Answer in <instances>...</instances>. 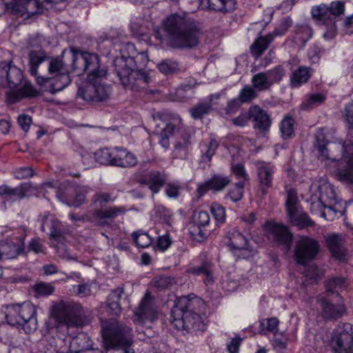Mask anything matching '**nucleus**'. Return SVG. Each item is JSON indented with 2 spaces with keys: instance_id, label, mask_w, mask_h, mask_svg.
Wrapping results in <instances>:
<instances>
[{
  "instance_id": "obj_1",
  "label": "nucleus",
  "mask_w": 353,
  "mask_h": 353,
  "mask_svg": "<svg viewBox=\"0 0 353 353\" xmlns=\"http://www.w3.org/2000/svg\"><path fill=\"white\" fill-rule=\"evenodd\" d=\"M73 69L77 70V75L88 72L87 80L79 86L78 97L86 101H103L108 99L110 88L103 83L107 70L101 67L97 54L74 53Z\"/></svg>"
},
{
  "instance_id": "obj_2",
  "label": "nucleus",
  "mask_w": 353,
  "mask_h": 353,
  "mask_svg": "<svg viewBox=\"0 0 353 353\" xmlns=\"http://www.w3.org/2000/svg\"><path fill=\"white\" fill-rule=\"evenodd\" d=\"M200 31L196 21L185 14H172L154 29V37L161 42L169 39L172 47L192 48L199 43Z\"/></svg>"
},
{
  "instance_id": "obj_3",
  "label": "nucleus",
  "mask_w": 353,
  "mask_h": 353,
  "mask_svg": "<svg viewBox=\"0 0 353 353\" xmlns=\"http://www.w3.org/2000/svg\"><path fill=\"white\" fill-rule=\"evenodd\" d=\"M205 310L206 305L201 298L191 295L179 297L172 310L171 322L177 330H203L201 315Z\"/></svg>"
},
{
  "instance_id": "obj_4",
  "label": "nucleus",
  "mask_w": 353,
  "mask_h": 353,
  "mask_svg": "<svg viewBox=\"0 0 353 353\" xmlns=\"http://www.w3.org/2000/svg\"><path fill=\"white\" fill-rule=\"evenodd\" d=\"M12 61L1 62L0 65V75L3 87L10 89L7 94V100L10 103H14L24 97H34L37 92L31 83L23 79L22 71L12 64Z\"/></svg>"
},
{
  "instance_id": "obj_5",
  "label": "nucleus",
  "mask_w": 353,
  "mask_h": 353,
  "mask_svg": "<svg viewBox=\"0 0 353 353\" xmlns=\"http://www.w3.org/2000/svg\"><path fill=\"white\" fill-rule=\"evenodd\" d=\"M143 54L134 58L121 55L114 60L116 73L122 85L131 90L144 88L149 81L146 72L137 64V60L144 59Z\"/></svg>"
},
{
  "instance_id": "obj_6",
  "label": "nucleus",
  "mask_w": 353,
  "mask_h": 353,
  "mask_svg": "<svg viewBox=\"0 0 353 353\" xmlns=\"http://www.w3.org/2000/svg\"><path fill=\"white\" fill-rule=\"evenodd\" d=\"M82 307L74 302L59 301L50 307V316L48 329L52 328L58 332H65L70 327H79L83 325L81 319Z\"/></svg>"
},
{
  "instance_id": "obj_7",
  "label": "nucleus",
  "mask_w": 353,
  "mask_h": 353,
  "mask_svg": "<svg viewBox=\"0 0 353 353\" xmlns=\"http://www.w3.org/2000/svg\"><path fill=\"white\" fill-rule=\"evenodd\" d=\"M310 193L312 211H321L326 208L331 209L336 203L334 188L326 179H320L312 182Z\"/></svg>"
},
{
  "instance_id": "obj_8",
  "label": "nucleus",
  "mask_w": 353,
  "mask_h": 353,
  "mask_svg": "<svg viewBox=\"0 0 353 353\" xmlns=\"http://www.w3.org/2000/svg\"><path fill=\"white\" fill-rule=\"evenodd\" d=\"M72 65H65L61 58L56 57L50 60L48 66V71L51 74H56L57 77L51 85L50 92L56 93L63 90L70 83L69 74L72 72L77 73V70L73 69V54L74 53H83V52L74 48L71 49Z\"/></svg>"
},
{
  "instance_id": "obj_9",
  "label": "nucleus",
  "mask_w": 353,
  "mask_h": 353,
  "mask_svg": "<svg viewBox=\"0 0 353 353\" xmlns=\"http://www.w3.org/2000/svg\"><path fill=\"white\" fill-rule=\"evenodd\" d=\"M104 345L108 348L120 347L124 353H134L130 346L133 343L132 329L128 326L117 324L110 330L103 332Z\"/></svg>"
},
{
  "instance_id": "obj_10",
  "label": "nucleus",
  "mask_w": 353,
  "mask_h": 353,
  "mask_svg": "<svg viewBox=\"0 0 353 353\" xmlns=\"http://www.w3.org/2000/svg\"><path fill=\"white\" fill-rule=\"evenodd\" d=\"M342 150L340 161L336 160V175L339 181L347 184H353V143L350 140L345 141L338 145ZM332 163L328 161L326 163Z\"/></svg>"
},
{
  "instance_id": "obj_11",
  "label": "nucleus",
  "mask_w": 353,
  "mask_h": 353,
  "mask_svg": "<svg viewBox=\"0 0 353 353\" xmlns=\"http://www.w3.org/2000/svg\"><path fill=\"white\" fill-rule=\"evenodd\" d=\"M126 209L123 206H110L105 209H96L80 217L74 214H70V218L73 221H83L92 223L94 225H109V221H112L119 215L125 214Z\"/></svg>"
},
{
  "instance_id": "obj_12",
  "label": "nucleus",
  "mask_w": 353,
  "mask_h": 353,
  "mask_svg": "<svg viewBox=\"0 0 353 353\" xmlns=\"http://www.w3.org/2000/svg\"><path fill=\"white\" fill-rule=\"evenodd\" d=\"M319 241L308 236H301L296 241L294 259L296 263L305 265L314 259L320 252Z\"/></svg>"
},
{
  "instance_id": "obj_13",
  "label": "nucleus",
  "mask_w": 353,
  "mask_h": 353,
  "mask_svg": "<svg viewBox=\"0 0 353 353\" xmlns=\"http://www.w3.org/2000/svg\"><path fill=\"white\" fill-rule=\"evenodd\" d=\"M331 345L334 353H353V325H339L333 332Z\"/></svg>"
},
{
  "instance_id": "obj_14",
  "label": "nucleus",
  "mask_w": 353,
  "mask_h": 353,
  "mask_svg": "<svg viewBox=\"0 0 353 353\" xmlns=\"http://www.w3.org/2000/svg\"><path fill=\"white\" fill-rule=\"evenodd\" d=\"M285 75L282 66L277 65L265 72H261L253 75L252 85L259 92L268 90L274 84L279 83Z\"/></svg>"
},
{
  "instance_id": "obj_15",
  "label": "nucleus",
  "mask_w": 353,
  "mask_h": 353,
  "mask_svg": "<svg viewBox=\"0 0 353 353\" xmlns=\"http://www.w3.org/2000/svg\"><path fill=\"white\" fill-rule=\"evenodd\" d=\"M344 4L342 1H333L330 6L321 4L312 9V17L323 23H329L331 28L334 29V20L336 16L342 14L344 12Z\"/></svg>"
},
{
  "instance_id": "obj_16",
  "label": "nucleus",
  "mask_w": 353,
  "mask_h": 353,
  "mask_svg": "<svg viewBox=\"0 0 353 353\" xmlns=\"http://www.w3.org/2000/svg\"><path fill=\"white\" fill-rule=\"evenodd\" d=\"M263 228L270 240L279 245L284 246L287 250L290 248L293 236L285 225L274 221H268Z\"/></svg>"
},
{
  "instance_id": "obj_17",
  "label": "nucleus",
  "mask_w": 353,
  "mask_h": 353,
  "mask_svg": "<svg viewBox=\"0 0 353 353\" xmlns=\"http://www.w3.org/2000/svg\"><path fill=\"white\" fill-rule=\"evenodd\" d=\"M285 204L290 221L293 225L300 228L313 225L312 221L307 214L299 208L294 190H290L288 192Z\"/></svg>"
},
{
  "instance_id": "obj_18",
  "label": "nucleus",
  "mask_w": 353,
  "mask_h": 353,
  "mask_svg": "<svg viewBox=\"0 0 353 353\" xmlns=\"http://www.w3.org/2000/svg\"><path fill=\"white\" fill-rule=\"evenodd\" d=\"M157 319V311L154 305V301L149 292H147L141 299L138 308L134 311L135 323L145 325L152 323Z\"/></svg>"
},
{
  "instance_id": "obj_19",
  "label": "nucleus",
  "mask_w": 353,
  "mask_h": 353,
  "mask_svg": "<svg viewBox=\"0 0 353 353\" xmlns=\"http://www.w3.org/2000/svg\"><path fill=\"white\" fill-rule=\"evenodd\" d=\"M6 10L13 14L27 18L38 14L41 10L39 0H12L10 3L2 5V10Z\"/></svg>"
},
{
  "instance_id": "obj_20",
  "label": "nucleus",
  "mask_w": 353,
  "mask_h": 353,
  "mask_svg": "<svg viewBox=\"0 0 353 353\" xmlns=\"http://www.w3.org/2000/svg\"><path fill=\"white\" fill-rule=\"evenodd\" d=\"M26 234L0 243V259H15L19 255H26L24 240Z\"/></svg>"
},
{
  "instance_id": "obj_21",
  "label": "nucleus",
  "mask_w": 353,
  "mask_h": 353,
  "mask_svg": "<svg viewBox=\"0 0 353 353\" xmlns=\"http://www.w3.org/2000/svg\"><path fill=\"white\" fill-rule=\"evenodd\" d=\"M36 188L32 183L27 182L20 184L16 188H12L8 185H0V196L8 201L21 200L32 194Z\"/></svg>"
},
{
  "instance_id": "obj_22",
  "label": "nucleus",
  "mask_w": 353,
  "mask_h": 353,
  "mask_svg": "<svg viewBox=\"0 0 353 353\" xmlns=\"http://www.w3.org/2000/svg\"><path fill=\"white\" fill-rule=\"evenodd\" d=\"M21 323L23 329L27 333L37 330L38 322L37 318V309L34 305L30 302L19 304Z\"/></svg>"
},
{
  "instance_id": "obj_23",
  "label": "nucleus",
  "mask_w": 353,
  "mask_h": 353,
  "mask_svg": "<svg viewBox=\"0 0 353 353\" xmlns=\"http://www.w3.org/2000/svg\"><path fill=\"white\" fill-rule=\"evenodd\" d=\"M289 24L287 21H284L281 26L276 28L272 34H269L265 37H259L251 46V52L256 57H260L263 52L268 48L270 43L272 41L275 36H281L284 34Z\"/></svg>"
},
{
  "instance_id": "obj_24",
  "label": "nucleus",
  "mask_w": 353,
  "mask_h": 353,
  "mask_svg": "<svg viewBox=\"0 0 353 353\" xmlns=\"http://www.w3.org/2000/svg\"><path fill=\"white\" fill-rule=\"evenodd\" d=\"M255 165L259 185L263 194L265 195L272 185L274 166L270 163L264 161H256Z\"/></svg>"
},
{
  "instance_id": "obj_25",
  "label": "nucleus",
  "mask_w": 353,
  "mask_h": 353,
  "mask_svg": "<svg viewBox=\"0 0 353 353\" xmlns=\"http://www.w3.org/2000/svg\"><path fill=\"white\" fill-rule=\"evenodd\" d=\"M230 182L231 179L228 176L216 174L204 183L198 184L196 192L199 196L201 197L208 190H213L215 192L222 191Z\"/></svg>"
},
{
  "instance_id": "obj_26",
  "label": "nucleus",
  "mask_w": 353,
  "mask_h": 353,
  "mask_svg": "<svg viewBox=\"0 0 353 353\" xmlns=\"http://www.w3.org/2000/svg\"><path fill=\"white\" fill-rule=\"evenodd\" d=\"M318 302L321 309L322 316L325 319H338L347 313L343 299L339 300L336 305L325 298L319 299Z\"/></svg>"
},
{
  "instance_id": "obj_27",
  "label": "nucleus",
  "mask_w": 353,
  "mask_h": 353,
  "mask_svg": "<svg viewBox=\"0 0 353 353\" xmlns=\"http://www.w3.org/2000/svg\"><path fill=\"white\" fill-rule=\"evenodd\" d=\"M249 119L254 123V128L261 132L268 130L271 125L270 116L259 106H252L249 110Z\"/></svg>"
},
{
  "instance_id": "obj_28",
  "label": "nucleus",
  "mask_w": 353,
  "mask_h": 353,
  "mask_svg": "<svg viewBox=\"0 0 353 353\" xmlns=\"http://www.w3.org/2000/svg\"><path fill=\"white\" fill-rule=\"evenodd\" d=\"M182 119L178 115H174L172 121L166 123L159 134V144L165 149L170 147L169 138L175 132H179L181 129Z\"/></svg>"
},
{
  "instance_id": "obj_29",
  "label": "nucleus",
  "mask_w": 353,
  "mask_h": 353,
  "mask_svg": "<svg viewBox=\"0 0 353 353\" xmlns=\"http://www.w3.org/2000/svg\"><path fill=\"white\" fill-rule=\"evenodd\" d=\"M326 243L333 257L339 261L345 259L347 251L341 236L335 234L329 235L326 238Z\"/></svg>"
},
{
  "instance_id": "obj_30",
  "label": "nucleus",
  "mask_w": 353,
  "mask_h": 353,
  "mask_svg": "<svg viewBox=\"0 0 353 353\" xmlns=\"http://www.w3.org/2000/svg\"><path fill=\"white\" fill-rule=\"evenodd\" d=\"M167 176L159 172H152L139 180V183L146 185L153 194L158 193L165 185Z\"/></svg>"
},
{
  "instance_id": "obj_31",
  "label": "nucleus",
  "mask_w": 353,
  "mask_h": 353,
  "mask_svg": "<svg viewBox=\"0 0 353 353\" xmlns=\"http://www.w3.org/2000/svg\"><path fill=\"white\" fill-rule=\"evenodd\" d=\"M114 156L113 166L128 168L135 166L138 163L137 157L123 148L116 147Z\"/></svg>"
},
{
  "instance_id": "obj_32",
  "label": "nucleus",
  "mask_w": 353,
  "mask_h": 353,
  "mask_svg": "<svg viewBox=\"0 0 353 353\" xmlns=\"http://www.w3.org/2000/svg\"><path fill=\"white\" fill-rule=\"evenodd\" d=\"M327 141L323 130H319L315 136L314 147L318 150L319 156V159L321 161L327 163L328 161L335 162L336 158L330 157L327 149Z\"/></svg>"
},
{
  "instance_id": "obj_33",
  "label": "nucleus",
  "mask_w": 353,
  "mask_h": 353,
  "mask_svg": "<svg viewBox=\"0 0 353 353\" xmlns=\"http://www.w3.org/2000/svg\"><path fill=\"white\" fill-rule=\"evenodd\" d=\"M188 272L194 275L204 274V282L206 285L214 283V264L210 261H204L197 267L190 268Z\"/></svg>"
},
{
  "instance_id": "obj_34",
  "label": "nucleus",
  "mask_w": 353,
  "mask_h": 353,
  "mask_svg": "<svg viewBox=\"0 0 353 353\" xmlns=\"http://www.w3.org/2000/svg\"><path fill=\"white\" fill-rule=\"evenodd\" d=\"M203 8L227 12L233 8V0H200Z\"/></svg>"
},
{
  "instance_id": "obj_35",
  "label": "nucleus",
  "mask_w": 353,
  "mask_h": 353,
  "mask_svg": "<svg viewBox=\"0 0 353 353\" xmlns=\"http://www.w3.org/2000/svg\"><path fill=\"white\" fill-rule=\"evenodd\" d=\"M347 281L344 277L334 276L328 279L325 283V288L327 293L336 294L339 300L343 298L339 294V291L347 288Z\"/></svg>"
},
{
  "instance_id": "obj_36",
  "label": "nucleus",
  "mask_w": 353,
  "mask_h": 353,
  "mask_svg": "<svg viewBox=\"0 0 353 353\" xmlns=\"http://www.w3.org/2000/svg\"><path fill=\"white\" fill-rule=\"evenodd\" d=\"M3 312L7 323L12 326L21 325L19 304H10L3 306Z\"/></svg>"
},
{
  "instance_id": "obj_37",
  "label": "nucleus",
  "mask_w": 353,
  "mask_h": 353,
  "mask_svg": "<svg viewBox=\"0 0 353 353\" xmlns=\"http://www.w3.org/2000/svg\"><path fill=\"white\" fill-rule=\"evenodd\" d=\"M310 68L299 67L292 72L290 77V85L292 88H298L308 81L310 77Z\"/></svg>"
},
{
  "instance_id": "obj_38",
  "label": "nucleus",
  "mask_w": 353,
  "mask_h": 353,
  "mask_svg": "<svg viewBox=\"0 0 353 353\" xmlns=\"http://www.w3.org/2000/svg\"><path fill=\"white\" fill-rule=\"evenodd\" d=\"M123 294V288H116L109 294L108 298V306L113 315H119L121 311L120 299Z\"/></svg>"
},
{
  "instance_id": "obj_39",
  "label": "nucleus",
  "mask_w": 353,
  "mask_h": 353,
  "mask_svg": "<svg viewBox=\"0 0 353 353\" xmlns=\"http://www.w3.org/2000/svg\"><path fill=\"white\" fill-rule=\"evenodd\" d=\"M312 30L307 25L296 27L293 41L297 45H304L312 37Z\"/></svg>"
},
{
  "instance_id": "obj_40",
  "label": "nucleus",
  "mask_w": 353,
  "mask_h": 353,
  "mask_svg": "<svg viewBox=\"0 0 353 353\" xmlns=\"http://www.w3.org/2000/svg\"><path fill=\"white\" fill-rule=\"evenodd\" d=\"M116 148L112 149L103 148L99 150L94 153V157L97 162L102 165H112Z\"/></svg>"
},
{
  "instance_id": "obj_41",
  "label": "nucleus",
  "mask_w": 353,
  "mask_h": 353,
  "mask_svg": "<svg viewBox=\"0 0 353 353\" xmlns=\"http://www.w3.org/2000/svg\"><path fill=\"white\" fill-rule=\"evenodd\" d=\"M326 97L321 93H312L306 96L302 102L301 108L304 110H308L314 108L324 103Z\"/></svg>"
},
{
  "instance_id": "obj_42",
  "label": "nucleus",
  "mask_w": 353,
  "mask_h": 353,
  "mask_svg": "<svg viewBox=\"0 0 353 353\" xmlns=\"http://www.w3.org/2000/svg\"><path fill=\"white\" fill-rule=\"evenodd\" d=\"M50 223V238L54 240H61L68 233V229L65 228L59 220L52 219Z\"/></svg>"
},
{
  "instance_id": "obj_43",
  "label": "nucleus",
  "mask_w": 353,
  "mask_h": 353,
  "mask_svg": "<svg viewBox=\"0 0 353 353\" xmlns=\"http://www.w3.org/2000/svg\"><path fill=\"white\" fill-rule=\"evenodd\" d=\"M47 59L43 51H31L29 53L30 72L33 76L37 74V68L40 63Z\"/></svg>"
},
{
  "instance_id": "obj_44",
  "label": "nucleus",
  "mask_w": 353,
  "mask_h": 353,
  "mask_svg": "<svg viewBox=\"0 0 353 353\" xmlns=\"http://www.w3.org/2000/svg\"><path fill=\"white\" fill-rule=\"evenodd\" d=\"M228 243L232 250H241L248 248L247 238L238 231H234L231 234Z\"/></svg>"
},
{
  "instance_id": "obj_45",
  "label": "nucleus",
  "mask_w": 353,
  "mask_h": 353,
  "mask_svg": "<svg viewBox=\"0 0 353 353\" xmlns=\"http://www.w3.org/2000/svg\"><path fill=\"white\" fill-rule=\"evenodd\" d=\"M294 120L290 116H285L280 123V132L283 139H287L294 135Z\"/></svg>"
},
{
  "instance_id": "obj_46",
  "label": "nucleus",
  "mask_w": 353,
  "mask_h": 353,
  "mask_svg": "<svg viewBox=\"0 0 353 353\" xmlns=\"http://www.w3.org/2000/svg\"><path fill=\"white\" fill-rule=\"evenodd\" d=\"M132 237L136 245L142 248H148L153 242V239L143 230L134 232Z\"/></svg>"
},
{
  "instance_id": "obj_47",
  "label": "nucleus",
  "mask_w": 353,
  "mask_h": 353,
  "mask_svg": "<svg viewBox=\"0 0 353 353\" xmlns=\"http://www.w3.org/2000/svg\"><path fill=\"white\" fill-rule=\"evenodd\" d=\"M211 110L212 105L210 102H200L193 106L190 110V112L193 119H199L209 114Z\"/></svg>"
},
{
  "instance_id": "obj_48",
  "label": "nucleus",
  "mask_w": 353,
  "mask_h": 353,
  "mask_svg": "<svg viewBox=\"0 0 353 353\" xmlns=\"http://www.w3.org/2000/svg\"><path fill=\"white\" fill-rule=\"evenodd\" d=\"M257 96V90L252 85H245L240 91L238 98L242 103H245L250 102Z\"/></svg>"
},
{
  "instance_id": "obj_49",
  "label": "nucleus",
  "mask_w": 353,
  "mask_h": 353,
  "mask_svg": "<svg viewBox=\"0 0 353 353\" xmlns=\"http://www.w3.org/2000/svg\"><path fill=\"white\" fill-rule=\"evenodd\" d=\"M158 68L161 72L165 74H170L178 71L179 70V65L176 61L165 59L158 65Z\"/></svg>"
},
{
  "instance_id": "obj_50",
  "label": "nucleus",
  "mask_w": 353,
  "mask_h": 353,
  "mask_svg": "<svg viewBox=\"0 0 353 353\" xmlns=\"http://www.w3.org/2000/svg\"><path fill=\"white\" fill-rule=\"evenodd\" d=\"M114 201V199L112 198V194L108 192H97L93 195L92 198V203L97 206L100 207L99 209H102L101 208L105 205L107 203Z\"/></svg>"
},
{
  "instance_id": "obj_51",
  "label": "nucleus",
  "mask_w": 353,
  "mask_h": 353,
  "mask_svg": "<svg viewBox=\"0 0 353 353\" xmlns=\"http://www.w3.org/2000/svg\"><path fill=\"white\" fill-rule=\"evenodd\" d=\"M219 146V143L215 139H211L209 144L207 145H204V149H202V152H203L201 159L204 162H208L211 161L212 156L214 154L217 148Z\"/></svg>"
},
{
  "instance_id": "obj_52",
  "label": "nucleus",
  "mask_w": 353,
  "mask_h": 353,
  "mask_svg": "<svg viewBox=\"0 0 353 353\" xmlns=\"http://www.w3.org/2000/svg\"><path fill=\"white\" fill-rule=\"evenodd\" d=\"M90 192V188L87 186L78 187L75 190V197L72 203H68V205L76 208L79 207L85 200V195Z\"/></svg>"
},
{
  "instance_id": "obj_53",
  "label": "nucleus",
  "mask_w": 353,
  "mask_h": 353,
  "mask_svg": "<svg viewBox=\"0 0 353 353\" xmlns=\"http://www.w3.org/2000/svg\"><path fill=\"white\" fill-rule=\"evenodd\" d=\"M26 254L32 252L34 254H45L46 253V248L44 245L42 243L41 240L39 238H34L30 240L28 243V248L26 250Z\"/></svg>"
},
{
  "instance_id": "obj_54",
  "label": "nucleus",
  "mask_w": 353,
  "mask_h": 353,
  "mask_svg": "<svg viewBox=\"0 0 353 353\" xmlns=\"http://www.w3.org/2000/svg\"><path fill=\"white\" fill-rule=\"evenodd\" d=\"M245 183L243 181H239L236 183L234 188L230 190L228 194V196L234 202L240 201L243 195V189Z\"/></svg>"
},
{
  "instance_id": "obj_55",
  "label": "nucleus",
  "mask_w": 353,
  "mask_h": 353,
  "mask_svg": "<svg viewBox=\"0 0 353 353\" xmlns=\"http://www.w3.org/2000/svg\"><path fill=\"white\" fill-rule=\"evenodd\" d=\"M211 212L218 223H223L225 220V212L223 206L218 203H213L211 206Z\"/></svg>"
},
{
  "instance_id": "obj_56",
  "label": "nucleus",
  "mask_w": 353,
  "mask_h": 353,
  "mask_svg": "<svg viewBox=\"0 0 353 353\" xmlns=\"http://www.w3.org/2000/svg\"><path fill=\"white\" fill-rule=\"evenodd\" d=\"M232 172L239 179V181H245L249 179L248 175L243 165L237 163L236 165L232 164L231 167Z\"/></svg>"
},
{
  "instance_id": "obj_57",
  "label": "nucleus",
  "mask_w": 353,
  "mask_h": 353,
  "mask_svg": "<svg viewBox=\"0 0 353 353\" xmlns=\"http://www.w3.org/2000/svg\"><path fill=\"white\" fill-rule=\"evenodd\" d=\"M194 221L199 227H205L208 225L210 217V214L205 211H199L194 215Z\"/></svg>"
},
{
  "instance_id": "obj_58",
  "label": "nucleus",
  "mask_w": 353,
  "mask_h": 353,
  "mask_svg": "<svg viewBox=\"0 0 353 353\" xmlns=\"http://www.w3.org/2000/svg\"><path fill=\"white\" fill-rule=\"evenodd\" d=\"M181 187L177 183H168L165 186V194L169 198L176 199L179 195Z\"/></svg>"
},
{
  "instance_id": "obj_59",
  "label": "nucleus",
  "mask_w": 353,
  "mask_h": 353,
  "mask_svg": "<svg viewBox=\"0 0 353 353\" xmlns=\"http://www.w3.org/2000/svg\"><path fill=\"white\" fill-rule=\"evenodd\" d=\"M36 292L39 295L47 296L54 291V288L50 283H40L34 286Z\"/></svg>"
},
{
  "instance_id": "obj_60",
  "label": "nucleus",
  "mask_w": 353,
  "mask_h": 353,
  "mask_svg": "<svg viewBox=\"0 0 353 353\" xmlns=\"http://www.w3.org/2000/svg\"><path fill=\"white\" fill-rule=\"evenodd\" d=\"M13 174L17 179H23L34 175L32 167H21L14 170Z\"/></svg>"
},
{
  "instance_id": "obj_61",
  "label": "nucleus",
  "mask_w": 353,
  "mask_h": 353,
  "mask_svg": "<svg viewBox=\"0 0 353 353\" xmlns=\"http://www.w3.org/2000/svg\"><path fill=\"white\" fill-rule=\"evenodd\" d=\"M181 139L179 140L175 144L174 148L176 150H185L190 144V137L189 134L181 132Z\"/></svg>"
},
{
  "instance_id": "obj_62",
  "label": "nucleus",
  "mask_w": 353,
  "mask_h": 353,
  "mask_svg": "<svg viewBox=\"0 0 353 353\" xmlns=\"http://www.w3.org/2000/svg\"><path fill=\"white\" fill-rule=\"evenodd\" d=\"M188 91H191L190 85H185L183 87L179 88L175 93V100L179 102L186 101L190 97V96L186 94Z\"/></svg>"
},
{
  "instance_id": "obj_63",
  "label": "nucleus",
  "mask_w": 353,
  "mask_h": 353,
  "mask_svg": "<svg viewBox=\"0 0 353 353\" xmlns=\"http://www.w3.org/2000/svg\"><path fill=\"white\" fill-rule=\"evenodd\" d=\"M74 293L80 296H88L91 294L90 285L87 283H82L74 285Z\"/></svg>"
},
{
  "instance_id": "obj_64",
  "label": "nucleus",
  "mask_w": 353,
  "mask_h": 353,
  "mask_svg": "<svg viewBox=\"0 0 353 353\" xmlns=\"http://www.w3.org/2000/svg\"><path fill=\"white\" fill-rule=\"evenodd\" d=\"M17 121L21 128L25 132H27L32 123V117L28 114H23L18 117Z\"/></svg>"
}]
</instances>
